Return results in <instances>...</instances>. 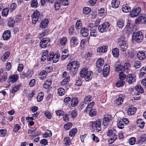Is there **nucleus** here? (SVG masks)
<instances>
[{"instance_id":"obj_1","label":"nucleus","mask_w":146,"mask_h":146,"mask_svg":"<svg viewBox=\"0 0 146 146\" xmlns=\"http://www.w3.org/2000/svg\"><path fill=\"white\" fill-rule=\"evenodd\" d=\"M80 76L84 78L86 81H89L92 78L93 73L92 71H88V69L86 67H84L81 70L80 72Z\"/></svg>"},{"instance_id":"obj_2","label":"nucleus","mask_w":146,"mask_h":146,"mask_svg":"<svg viewBox=\"0 0 146 146\" xmlns=\"http://www.w3.org/2000/svg\"><path fill=\"white\" fill-rule=\"evenodd\" d=\"M143 37L142 33L140 31H138L134 33L132 40L133 41L139 42L142 41Z\"/></svg>"},{"instance_id":"obj_3","label":"nucleus","mask_w":146,"mask_h":146,"mask_svg":"<svg viewBox=\"0 0 146 146\" xmlns=\"http://www.w3.org/2000/svg\"><path fill=\"white\" fill-rule=\"evenodd\" d=\"M107 135L108 136H113L110 139V141H111V143H113L117 138V132L116 130L113 129H112L108 130L107 132Z\"/></svg>"},{"instance_id":"obj_4","label":"nucleus","mask_w":146,"mask_h":146,"mask_svg":"<svg viewBox=\"0 0 146 146\" xmlns=\"http://www.w3.org/2000/svg\"><path fill=\"white\" fill-rule=\"evenodd\" d=\"M101 119H98L95 121L92 122V127L93 129H96L97 131H99L101 130Z\"/></svg>"},{"instance_id":"obj_5","label":"nucleus","mask_w":146,"mask_h":146,"mask_svg":"<svg viewBox=\"0 0 146 146\" xmlns=\"http://www.w3.org/2000/svg\"><path fill=\"white\" fill-rule=\"evenodd\" d=\"M110 26V23L108 22H105L100 25L98 27V30L101 33L107 31Z\"/></svg>"},{"instance_id":"obj_6","label":"nucleus","mask_w":146,"mask_h":146,"mask_svg":"<svg viewBox=\"0 0 146 146\" xmlns=\"http://www.w3.org/2000/svg\"><path fill=\"white\" fill-rule=\"evenodd\" d=\"M112 117L111 115L107 114L104 116L102 124L105 126H107L111 121L112 119Z\"/></svg>"},{"instance_id":"obj_7","label":"nucleus","mask_w":146,"mask_h":146,"mask_svg":"<svg viewBox=\"0 0 146 146\" xmlns=\"http://www.w3.org/2000/svg\"><path fill=\"white\" fill-rule=\"evenodd\" d=\"M40 13L39 11H36L34 12L33 14L32 15V23L33 24H35L39 19H40Z\"/></svg>"},{"instance_id":"obj_8","label":"nucleus","mask_w":146,"mask_h":146,"mask_svg":"<svg viewBox=\"0 0 146 146\" xmlns=\"http://www.w3.org/2000/svg\"><path fill=\"white\" fill-rule=\"evenodd\" d=\"M141 8L137 7L133 9L130 13V16L132 17H134L138 16L140 13Z\"/></svg>"},{"instance_id":"obj_9","label":"nucleus","mask_w":146,"mask_h":146,"mask_svg":"<svg viewBox=\"0 0 146 146\" xmlns=\"http://www.w3.org/2000/svg\"><path fill=\"white\" fill-rule=\"evenodd\" d=\"M104 62V60L102 58H99L96 61V66L98 69H99L98 71L99 73L102 71V69H100L103 66Z\"/></svg>"},{"instance_id":"obj_10","label":"nucleus","mask_w":146,"mask_h":146,"mask_svg":"<svg viewBox=\"0 0 146 146\" xmlns=\"http://www.w3.org/2000/svg\"><path fill=\"white\" fill-rule=\"evenodd\" d=\"M50 39L49 38H44L42 39L40 43V46L43 48H45L48 46V43L49 42Z\"/></svg>"},{"instance_id":"obj_11","label":"nucleus","mask_w":146,"mask_h":146,"mask_svg":"<svg viewBox=\"0 0 146 146\" xmlns=\"http://www.w3.org/2000/svg\"><path fill=\"white\" fill-rule=\"evenodd\" d=\"M135 22L136 24L140 23H145L146 22V15L144 14L141 15L138 18L135 20Z\"/></svg>"},{"instance_id":"obj_12","label":"nucleus","mask_w":146,"mask_h":146,"mask_svg":"<svg viewBox=\"0 0 146 146\" xmlns=\"http://www.w3.org/2000/svg\"><path fill=\"white\" fill-rule=\"evenodd\" d=\"M126 79L129 84H132L135 82L136 78L134 74H129L127 75Z\"/></svg>"},{"instance_id":"obj_13","label":"nucleus","mask_w":146,"mask_h":146,"mask_svg":"<svg viewBox=\"0 0 146 146\" xmlns=\"http://www.w3.org/2000/svg\"><path fill=\"white\" fill-rule=\"evenodd\" d=\"M110 67L109 65L106 64L104 66L103 70L104 76L107 77L109 74L110 72Z\"/></svg>"},{"instance_id":"obj_14","label":"nucleus","mask_w":146,"mask_h":146,"mask_svg":"<svg viewBox=\"0 0 146 146\" xmlns=\"http://www.w3.org/2000/svg\"><path fill=\"white\" fill-rule=\"evenodd\" d=\"M47 73L46 71L42 70L39 74V78L40 80H44L46 78Z\"/></svg>"},{"instance_id":"obj_15","label":"nucleus","mask_w":146,"mask_h":146,"mask_svg":"<svg viewBox=\"0 0 146 146\" xmlns=\"http://www.w3.org/2000/svg\"><path fill=\"white\" fill-rule=\"evenodd\" d=\"M137 56L138 58L141 60H143L146 57L145 52L142 51H139L137 54Z\"/></svg>"},{"instance_id":"obj_16","label":"nucleus","mask_w":146,"mask_h":146,"mask_svg":"<svg viewBox=\"0 0 146 146\" xmlns=\"http://www.w3.org/2000/svg\"><path fill=\"white\" fill-rule=\"evenodd\" d=\"M11 31L9 30L5 31L4 32L3 38L5 40L9 39L11 36Z\"/></svg>"},{"instance_id":"obj_17","label":"nucleus","mask_w":146,"mask_h":146,"mask_svg":"<svg viewBox=\"0 0 146 146\" xmlns=\"http://www.w3.org/2000/svg\"><path fill=\"white\" fill-rule=\"evenodd\" d=\"M18 79V76L17 74H14L11 76L9 77V83H14Z\"/></svg>"},{"instance_id":"obj_18","label":"nucleus","mask_w":146,"mask_h":146,"mask_svg":"<svg viewBox=\"0 0 146 146\" xmlns=\"http://www.w3.org/2000/svg\"><path fill=\"white\" fill-rule=\"evenodd\" d=\"M120 3L119 0H112L111 3V7L114 8L118 7Z\"/></svg>"},{"instance_id":"obj_19","label":"nucleus","mask_w":146,"mask_h":146,"mask_svg":"<svg viewBox=\"0 0 146 146\" xmlns=\"http://www.w3.org/2000/svg\"><path fill=\"white\" fill-rule=\"evenodd\" d=\"M78 100L77 98L74 97L72 98L70 102L71 105L73 107L76 106L78 104Z\"/></svg>"},{"instance_id":"obj_20","label":"nucleus","mask_w":146,"mask_h":146,"mask_svg":"<svg viewBox=\"0 0 146 146\" xmlns=\"http://www.w3.org/2000/svg\"><path fill=\"white\" fill-rule=\"evenodd\" d=\"M80 33L82 36L86 37L88 35V31L87 29L82 28L81 30Z\"/></svg>"},{"instance_id":"obj_21","label":"nucleus","mask_w":146,"mask_h":146,"mask_svg":"<svg viewBox=\"0 0 146 146\" xmlns=\"http://www.w3.org/2000/svg\"><path fill=\"white\" fill-rule=\"evenodd\" d=\"M107 50V48L106 46H100L97 50V51L100 53L105 52Z\"/></svg>"},{"instance_id":"obj_22","label":"nucleus","mask_w":146,"mask_h":146,"mask_svg":"<svg viewBox=\"0 0 146 146\" xmlns=\"http://www.w3.org/2000/svg\"><path fill=\"white\" fill-rule=\"evenodd\" d=\"M137 124L138 126L142 129L144 126L145 123L142 119H139L137 121Z\"/></svg>"},{"instance_id":"obj_23","label":"nucleus","mask_w":146,"mask_h":146,"mask_svg":"<svg viewBox=\"0 0 146 146\" xmlns=\"http://www.w3.org/2000/svg\"><path fill=\"white\" fill-rule=\"evenodd\" d=\"M122 10L124 13H128L131 11V7L128 5L126 4L123 6Z\"/></svg>"},{"instance_id":"obj_24","label":"nucleus","mask_w":146,"mask_h":146,"mask_svg":"<svg viewBox=\"0 0 146 146\" xmlns=\"http://www.w3.org/2000/svg\"><path fill=\"white\" fill-rule=\"evenodd\" d=\"M52 84V80L50 79H47L43 85V87L47 89L50 87Z\"/></svg>"},{"instance_id":"obj_25","label":"nucleus","mask_w":146,"mask_h":146,"mask_svg":"<svg viewBox=\"0 0 146 146\" xmlns=\"http://www.w3.org/2000/svg\"><path fill=\"white\" fill-rule=\"evenodd\" d=\"M70 61L72 62L71 63L73 68L78 69L79 66V63L78 62L75 61L74 59H71L70 60Z\"/></svg>"},{"instance_id":"obj_26","label":"nucleus","mask_w":146,"mask_h":146,"mask_svg":"<svg viewBox=\"0 0 146 146\" xmlns=\"http://www.w3.org/2000/svg\"><path fill=\"white\" fill-rule=\"evenodd\" d=\"M51 56H52V60H53V62L56 63L58 61V59L60 57V54L58 53L54 54L53 52V55Z\"/></svg>"},{"instance_id":"obj_27","label":"nucleus","mask_w":146,"mask_h":146,"mask_svg":"<svg viewBox=\"0 0 146 146\" xmlns=\"http://www.w3.org/2000/svg\"><path fill=\"white\" fill-rule=\"evenodd\" d=\"M70 42L71 46L74 47L78 43L77 39L74 36L72 37L70 40Z\"/></svg>"},{"instance_id":"obj_28","label":"nucleus","mask_w":146,"mask_h":146,"mask_svg":"<svg viewBox=\"0 0 146 146\" xmlns=\"http://www.w3.org/2000/svg\"><path fill=\"white\" fill-rule=\"evenodd\" d=\"M113 55L115 57H118L119 55V50L117 48H115L113 49L112 52Z\"/></svg>"},{"instance_id":"obj_29","label":"nucleus","mask_w":146,"mask_h":146,"mask_svg":"<svg viewBox=\"0 0 146 146\" xmlns=\"http://www.w3.org/2000/svg\"><path fill=\"white\" fill-rule=\"evenodd\" d=\"M136 111V108H129L127 111V113L129 115H132L134 114Z\"/></svg>"},{"instance_id":"obj_30","label":"nucleus","mask_w":146,"mask_h":146,"mask_svg":"<svg viewBox=\"0 0 146 146\" xmlns=\"http://www.w3.org/2000/svg\"><path fill=\"white\" fill-rule=\"evenodd\" d=\"M48 23V21L47 19H44L40 23V27L42 28H44L46 27Z\"/></svg>"},{"instance_id":"obj_31","label":"nucleus","mask_w":146,"mask_h":146,"mask_svg":"<svg viewBox=\"0 0 146 146\" xmlns=\"http://www.w3.org/2000/svg\"><path fill=\"white\" fill-rule=\"evenodd\" d=\"M119 45L121 50L123 52L125 51L128 48V45L126 42L119 44Z\"/></svg>"},{"instance_id":"obj_32","label":"nucleus","mask_w":146,"mask_h":146,"mask_svg":"<svg viewBox=\"0 0 146 146\" xmlns=\"http://www.w3.org/2000/svg\"><path fill=\"white\" fill-rule=\"evenodd\" d=\"M123 96L122 95H119V97L116 100V103L117 105H121L123 102Z\"/></svg>"},{"instance_id":"obj_33","label":"nucleus","mask_w":146,"mask_h":146,"mask_svg":"<svg viewBox=\"0 0 146 146\" xmlns=\"http://www.w3.org/2000/svg\"><path fill=\"white\" fill-rule=\"evenodd\" d=\"M7 77V74H3V75L0 76V82L3 83L5 81Z\"/></svg>"},{"instance_id":"obj_34","label":"nucleus","mask_w":146,"mask_h":146,"mask_svg":"<svg viewBox=\"0 0 146 146\" xmlns=\"http://www.w3.org/2000/svg\"><path fill=\"white\" fill-rule=\"evenodd\" d=\"M29 72H25L24 71L21 73L20 75V77L21 78H29L31 76L29 75Z\"/></svg>"},{"instance_id":"obj_35","label":"nucleus","mask_w":146,"mask_h":146,"mask_svg":"<svg viewBox=\"0 0 146 146\" xmlns=\"http://www.w3.org/2000/svg\"><path fill=\"white\" fill-rule=\"evenodd\" d=\"M10 55V53L9 52H5L1 57V60L3 61H5L7 59Z\"/></svg>"},{"instance_id":"obj_36","label":"nucleus","mask_w":146,"mask_h":146,"mask_svg":"<svg viewBox=\"0 0 146 146\" xmlns=\"http://www.w3.org/2000/svg\"><path fill=\"white\" fill-rule=\"evenodd\" d=\"M15 24L14 20L12 18H9L8 20V25L9 27H13Z\"/></svg>"},{"instance_id":"obj_37","label":"nucleus","mask_w":146,"mask_h":146,"mask_svg":"<svg viewBox=\"0 0 146 146\" xmlns=\"http://www.w3.org/2000/svg\"><path fill=\"white\" fill-rule=\"evenodd\" d=\"M123 66L120 64L116 65L115 70L116 71L119 72L120 71L123 70Z\"/></svg>"},{"instance_id":"obj_38","label":"nucleus","mask_w":146,"mask_h":146,"mask_svg":"<svg viewBox=\"0 0 146 146\" xmlns=\"http://www.w3.org/2000/svg\"><path fill=\"white\" fill-rule=\"evenodd\" d=\"M91 11L90 8L88 7H85L83 9V13L86 15L89 14Z\"/></svg>"},{"instance_id":"obj_39","label":"nucleus","mask_w":146,"mask_h":146,"mask_svg":"<svg viewBox=\"0 0 146 146\" xmlns=\"http://www.w3.org/2000/svg\"><path fill=\"white\" fill-rule=\"evenodd\" d=\"M117 26L119 28H122L124 25V21L123 20H118L117 22Z\"/></svg>"},{"instance_id":"obj_40","label":"nucleus","mask_w":146,"mask_h":146,"mask_svg":"<svg viewBox=\"0 0 146 146\" xmlns=\"http://www.w3.org/2000/svg\"><path fill=\"white\" fill-rule=\"evenodd\" d=\"M77 132V129L76 128H74L72 129L70 131L69 135L71 137H73L75 135Z\"/></svg>"},{"instance_id":"obj_41","label":"nucleus","mask_w":146,"mask_h":146,"mask_svg":"<svg viewBox=\"0 0 146 146\" xmlns=\"http://www.w3.org/2000/svg\"><path fill=\"white\" fill-rule=\"evenodd\" d=\"M97 113L96 110L94 109H91L90 110L89 114L91 117L96 115Z\"/></svg>"},{"instance_id":"obj_42","label":"nucleus","mask_w":146,"mask_h":146,"mask_svg":"<svg viewBox=\"0 0 146 146\" xmlns=\"http://www.w3.org/2000/svg\"><path fill=\"white\" fill-rule=\"evenodd\" d=\"M135 89L139 93H143L144 91L143 89L140 85H137L135 87Z\"/></svg>"},{"instance_id":"obj_43","label":"nucleus","mask_w":146,"mask_h":146,"mask_svg":"<svg viewBox=\"0 0 146 146\" xmlns=\"http://www.w3.org/2000/svg\"><path fill=\"white\" fill-rule=\"evenodd\" d=\"M141 66L140 62L138 61H136L133 63V66L136 69L139 68Z\"/></svg>"},{"instance_id":"obj_44","label":"nucleus","mask_w":146,"mask_h":146,"mask_svg":"<svg viewBox=\"0 0 146 146\" xmlns=\"http://www.w3.org/2000/svg\"><path fill=\"white\" fill-rule=\"evenodd\" d=\"M52 132L51 131L49 130H46V133L43 134V136L44 137L47 138L51 136H52Z\"/></svg>"},{"instance_id":"obj_45","label":"nucleus","mask_w":146,"mask_h":146,"mask_svg":"<svg viewBox=\"0 0 146 146\" xmlns=\"http://www.w3.org/2000/svg\"><path fill=\"white\" fill-rule=\"evenodd\" d=\"M21 84H19L18 85L14 87L12 90V93H15L21 87Z\"/></svg>"},{"instance_id":"obj_46","label":"nucleus","mask_w":146,"mask_h":146,"mask_svg":"<svg viewBox=\"0 0 146 146\" xmlns=\"http://www.w3.org/2000/svg\"><path fill=\"white\" fill-rule=\"evenodd\" d=\"M9 10L8 8H6L4 9H3L2 11V15L4 17L7 16L9 13Z\"/></svg>"},{"instance_id":"obj_47","label":"nucleus","mask_w":146,"mask_h":146,"mask_svg":"<svg viewBox=\"0 0 146 146\" xmlns=\"http://www.w3.org/2000/svg\"><path fill=\"white\" fill-rule=\"evenodd\" d=\"M119 78L120 80H123L126 77V76L125 75L124 73L123 72H120L119 75Z\"/></svg>"},{"instance_id":"obj_48","label":"nucleus","mask_w":146,"mask_h":146,"mask_svg":"<svg viewBox=\"0 0 146 146\" xmlns=\"http://www.w3.org/2000/svg\"><path fill=\"white\" fill-rule=\"evenodd\" d=\"M57 2L64 5H67L68 4V0H57Z\"/></svg>"},{"instance_id":"obj_49","label":"nucleus","mask_w":146,"mask_h":146,"mask_svg":"<svg viewBox=\"0 0 146 146\" xmlns=\"http://www.w3.org/2000/svg\"><path fill=\"white\" fill-rule=\"evenodd\" d=\"M123 70L127 71L129 70L130 68V64L128 62L124 64V66H123Z\"/></svg>"},{"instance_id":"obj_50","label":"nucleus","mask_w":146,"mask_h":146,"mask_svg":"<svg viewBox=\"0 0 146 146\" xmlns=\"http://www.w3.org/2000/svg\"><path fill=\"white\" fill-rule=\"evenodd\" d=\"M92 96L90 95L87 96L85 97L84 102L85 103H88L91 101Z\"/></svg>"},{"instance_id":"obj_51","label":"nucleus","mask_w":146,"mask_h":146,"mask_svg":"<svg viewBox=\"0 0 146 146\" xmlns=\"http://www.w3.org/2000/svg\"><path fill=\"white\" fill-rule=\"evenodd\" d=\"M78 69L76 68H72L70 70V73L73 77H74L76 75Z\"/></svg>"},{"instance_id":"obj_52","label":"nucleus","mask_w":146,"mask_h":146,"mask_svg":"<svg viewBox=\"0 0 146 146\" xmlns=\"http://www.w3.org/2000/svg\"><path fill=\"white\" fill-rule=\"evenodd\" d=\"M125 38L124 36H121L118 38V44L119 45L125 42Z\"/></svg>"},{"instance_id":"obj_53","label":"nucleus","mask_w":146,"mask_h":146,"mask_svg":"<svg viewBox=\"0 0 146 146\" xmlns=\"http://www.w3.org/2000/svg\"><path fill=\"white\" fill-rule=\"evenodd\" d=\"M57 91L58 94L60 96L63 95L65 94L64 90L62 88H59Z\"/></svg>"},{"instance_id":"obj_54","label":"nucleus","mask_w":146,"mask_h":146,"mask_svg":"<svg viewBox=\"0 0 146 146\" xmlns=\"http://www.w3.org/2000/svg\"><path fill=\"white\" fill-rule=\"evenodd\" d=\"M92 56V53L91 52H86L84 56L85 58L87 60L90 58Z\"/></svg>"},{"instance_id":"obj_55","label":"nucleus","mask_w":146,"mask_h":146,"mask_svg":"<svg viewBox=\"0 0 146 146\" xmlns=\"http://www.w3.org/2000/svg\"><path fill=\"white\" fill-rule=\"evenodd\" d=\"M124 84V81L123 80H120L119 81L117 82L116 84V86L117 87H119L123 85Z\"/></svg>"},{"instance_id":"obj_56","label":"nucleus","mask_w":146,"mask_h":146,"mask_svg":"<svg viewBox=\"0 0 146 146\" xmlns=\"http://www.w3.org/2000/svg\"><path fill=\"white\" fill-rule=\"evenodd\" d=\"M70 80V77L68 76L66 78L63 80L61 82V84L62 85H65L69 82Z\"/></svg>"},{"instance_id":"obj_57","label":"nucleus","mask_w":146,"mask_h":146,"mask_svg":"<svg viewBox=\"0 0 146 146\" xmlns=\"http://www.w3.org/2000/svg\"><path fill=\"white\" fill-rule=\"evenodd\" d=\"M72 126V123L70 122H68L64 125V128L65 130H68L71 128Z\"/></svg>"},{"instance_id":"obj_58","label":"nucleus","mask_w":146,"mask_h":146,"mask_svg":"<svg viewBox=\"0 0 146 146\" xmlns=\"http://www.w3.org/2000/svg\"><path fill=\"white\" fill-rule=\"evenodd\" d=\"M82 27V23L79 20H78L76 23V28L77 29H80Z\"/></svg>"},{"instance_id":"obj_59","label":"nucleus","mask_w":146,"mask_h":146,"mask_svg":"<svg viewBox=\"0 0 146 146\" xmlns=\"http://www.w3.org/2000/svg\"><path fill=\"white\" fill-rule=\"evenodd\" d=\"M17 6V5L15 3H12L9 7V10L11 12L13 11L15 9Z\"/></svg>"},{"instance_id":"obj_60","label":"nucleus","mask_w":146,"mask_h":146,"mask_svg":"<svg viewBox=\"0 0 146 146\" xmlns=\"http://www.w3.org/2000/svg\"><path fill=\"white\" fill-rule=\"evenodd\" d=\"M94 102H92L90 103V104H89L87 106V107H86V109L85 110V112H87L88 110V109H90L91 108H92L93 106L94 105Z\"/></svg>"},{"instance_id":"obj_61","label":"nucleus","mask_w":146,"mask_h":146,"mask_svg":"<svg viewBox=\"0 0 146 146\" xmlns=\"http://www.w3.org/2000/svg\"><path fill=\"white\" fill-rule=\"evenodd\" d=\"M37 1V0H32L31 4V7H36L38 4Z\"/></svg>"},{"instance_id":"obj_62","label":"nucleus","mask_w":146,"mask_h":146,"mask_svg":"<svg viewBox=\"0 0 146 146\" xmlns=\"http://www.w3.org/2000/svg\"><path fill=\"white\" fill-rule=\"evenodd\" d=\"M136 141V139L134 137H131L129 139V143L131 145H134Z\"/></svg>"},{"instance_id":"obj_63","label":"nucleus","mask_w":146,"mask_h":146,"mask_svg":"<svg viewBox=\"0 0 146 146\" xmlns=\"http://www.w3.org/2000/svg\"><path fill=\"white\" fill-rule=\"evenodd\" d=\"M146 141V135L144 134L142 135V137L140 139L139 142V143H142Z\"/></svg>"},{"instance_id":"obj_64","label":"nucleus","mask_w":146,"mask_h":146,"mask_svg":"<svg viewBox=\"0 0 146 146\" xmlns=\"http://www.w3.org/2000/svg\"><path fill=\"white\" fill-rule=\"evenodd\" d=\"M66 38L65 37H63L61 38V40L60 41V44L62 45H65L66 43Z\"/></svg>"}]
</instances>
